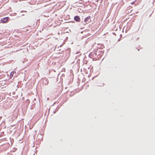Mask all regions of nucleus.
Returning a JSON list of instances; mask_svg holds the SVG:
<instances>
[{
	"label": "nucleus",
	"mask_w": 155,
	"mask_h": 155,
	"mask_svg": "<svg viewBox=\"0 0 155 155\" xmlns=\"http://www.w3.org/2000/svg\"><path fill=\"white\" fill-rule=\"evenodd\" d=\"M9 18L8 17H5L2 18L1 21H2L3 23H5L7 21Z\"/></svg>",
	"instance_id": "f257e3e1"
},
{
	"label": "nucleus",
	"mask_w": 155,
	"mask_h": 155,
	"mask_svg": "<svg viewBox=\"0 0 155 155\" xmlns=\"http://www.w3.org/2000/svg\"><path fill=\"white\" fill-rule=\"evenodd\" d=\"M90 19L91 17L90 16L88 17L85 19L84 21L86 24H87L90 22Z\"/></svg>",
	"instance_id": "f03ea898"
},
{
	"label": "nucleus",
	"mask_w": 155,
	"mask_h": 155,
	"mask_svg": "<svg viewBox=\"0 0 155 155\" xmlns=\"http://www.w3.org/2000/svg\"><path fill=\"white\" fill-rule=\"evenodd\" d=\"M74 19L77 22H79L80 21V18L78 16H74Z\"/></svg>",
	"instance_id": "7ed1b4c3"
},
{
	"label": "nucleus",
	"mask_w": 155,
	"mask_h": 155,
	"mask_svg": "<svg viewBox=\"0 0 155 155\" xmlns=\"http://www.w3.org/2000/svg\"><path fill=\"white\" fill-rule=\"evenodd\" d=\"M15 72H14V71H12V72L11 74H10V75L11 76H12V77H13V75L14 74V73Z\"/></svg>",
	"instance_id": "20e7f679"
}]
</instances>
